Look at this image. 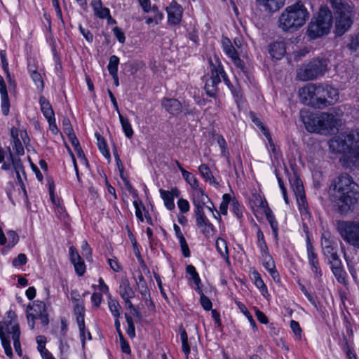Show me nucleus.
<instances>
[{"label":"nucleus","mask_w":359,"mask_h":359,"mask_svg":"<svg viewBox=\"0 0 359 359\" xmlns=\"http://www.w3.org/2000/svg\"><path fill=\"white\" fill-rule=\"evenodd\" d=\"M334 203L341 213L351 210L359 199V185L348 174H342L331 184Z\"/></svg>","instance_id":"nucleus-1"},{"label":"nucleus","mask_w":359,"mask_h":359,"mask_svg":"<svg viewBox=\"0 0 359 359\" xmlns=\"http://www.w3.org/2000/svg\"><path fill=\"white\" fill-rule=\"evenodd\" d=\"M320 114H315L308 109L300 111V118L306 129L310 133H320Z\"/></svg>","instance_id":"nucleus-10"},{"label":"nucleus","mask_w":359,"mask_h":359,"mask_svg":"<svg viewBox=\"0 0 359 359\" xmlns=\"http://www.w3.org/2000/svg\"><path fill=\"white\" fill-rule=\"evenodd\" d=\"M216 248L217 252L220 254L227 263H229V250L226 241L222 238H218L216 241Z\"/></svg>","instance_id":"nucleus-27"},{"label":"nucleus","mask_w":359,"mask_h":359,"mask_svg":"<svg viewBox=\"0 0 359 359\" xmlns=\"http://www.w3.org/2000/svg\"><path fill=\"white\" fill-rule=\"evenodd\" d=\"M27 262V256L24 253H20L18 257L13 259L12 264L14 266L25 265Z\"/></svg>","instance_id":"nucleus-61"},{"label":"nucleus","mask_w":359,"mask_h":359,"mask_svg":"<svg viewBox=\"0 0 359 359\" xmlns=\"http://www.w3.org/2000/svg\"><path fill=\"white\" fill-rule=\"evenodd\" d=\"M222 49L225 54L230 58L238 54L237 50L232 45L231 40L228 37H223L222 40Z\"/></svg>","instance_id":"nucleus-31"},{"label":"nucleus","mask_w":359,"mask_h":359,"mask_svg":"<svg viewBox=\"0 0 359 359\" xmlns=\"http://www.w3.org/2000/svg\"><path fill=\"white\" fill-rule=\"evenodd\" d=\"M165 11L168 14V24L171 26L179 25L182 19V6L173 0L166 7Z\"/></svg>","instance_id":"nucleus-12"},{"label":"nucleus","mask_w":359,"mask_h":359,"mask_svg":"<svg viewBox=\"0 0 359 359\" xmlns=\"http://www.w3.org/2000/svg\"><path fill=\"white\" fill-rule=\"evenodd\" d=\"M290 183L295 196L304 194L302 182L298 177L290 178Z\"/></svg>","instance_id":"nucleus-35"},{"label":"nucleus","mask_w":359,"mask_h":359,"mask_svg":"<svg viewBox=\"0 0 359 359\" xmlns=\"http://www.w3.org/2000/svg\"><path fill=\"white\" fill-rule=\"evenodd\" d=\"M344 258L346 262L348 271L355 280H358L357 270L355 268V263L348 257L346 252H344Z\"/></svg>","instance_id":"nucleus-49"},{"label":"nucleus","mask_w":359,"mask_h":359,"mask_svg":"<svg viewBox=\"0 0 359 359\" xmlns=\"http://www.w3.org/2000/svg\"><path fill=\"white\" fill-rule=\"evenodd\" d=\"M329 63L328 59L319 57L306 61L297 68V79L307 81L323 76L329 70Z\"/></svg>","instance_id":"nucleus-4"},{"label":"nucleus","mask_w":359,"mask_h":359,"mask_svg":"<svg viewBox=\"0 0 359 359\" xmlns=\"http://www.w3.org/2000/svg\"><path fill=\"white\" fill-rule=\"evenodd\" d=\"M257 245L260 250L261 254H266V252H269V249L266 245V243L264 239V236L263 232L261 231L260 229H258L257 232Z\"/></svg>","instance_id":"nucleus-43"},{"label":"nucleus","mask_w":359,"mask_h":359,"mask_svg":"<svg viewBox=\"0 0 359 359\" xmlns=\"http://www.w3.org/2000/svg\"><path fill=\"white\" fill-rule=\"evenodd\" d=\"M306 250L309 263L311 265L312 272L315 274V278L320 279L323 275L322 271L319 266L318 255L314 251V248L311 244L309 236L306 239Z\"/></svg>","instance_id":"nucleus-13"},{"label":"nucleus","mask_w":359,"mask_h":359,"mask_svg":"<svg viewBox=\"0 0 359 359\" xmlns=\"http://www.w3.org/2000/svg\"><path fill=\"white\" fill-rule=\"evenodd\" d=\"M30 76L36 85V87L38 89H43L44 88L43 80L41 74L39 72H34L33 73H30Z\"/></svg>","instance_id":"nucleus-54"},{"label":"nucleus","mask_w":359,"mask_h":359,"mask_svg":"<svg viewBox=\"0 0 359 359\" xmlns=\"http://www.w3.org/2000/svg\"><path fill=\"white\" fill-rule=\"evenodd\" d=\"M320 133H329L337 128L339 125V120L333 114L320 113Z\"/></svg>","instance_id":"nucleus-14"},{"label":"nucleus","mask_w":359,"mask_h":359,"mask_svg":"<svg viewBox=\"0 0 359 359\" xmlns=\"http://www.w3.org/2000/svg\"><path fill=\"white\" fill-rule=\"evenodd\" d=\"M337 230L345 242L354 248H359V222L353 221H338Z\"/></svg>","instance_id":"nucleus-9"},{"label":"nucleus","mask_w":359,"mask_h":359,"mask_svg":"<svg viewBox=\"0 0 359 359\" xmlns=\"http://www.w3.org/2000/svg\"><path fill=\"white\" fill-rule=\"evenodd\" d=\"M231 59L235 66L238 68L245 75H246L248 72L247 68L243 60L240 58L238 53Z\"/></svg>","instance_id":"nucleus-55"},{"label":"nucleus","mask_w":359,"mask_h":359,"mask_svg":"<svg viewBox=\"0 0 359 359\" xmlns=\"http://www.w3.org/2000/svg\"><path fill=\"white\" fill-rule=\"evenodd\" d=\"M52 50L53 54V60L55 62V70L57 72H61L62 70L61 58L59 54L57 53L55 48H53Z\"/></svg>","instance_id":"nucleus-56"},{"label":"nucleus","mask_w":359,"mask_h":359,"mask_svg":"<svg viewBox=\"0 0 359 359\" xmlns=\"http://www.w3.org/2000/svg\"><path fill=\"white\" fill-rule=\"evenodd\" d=\"M90 6L94 15L100 19H105L111 13L109 8L103 6L101 0H92Z\"/></svg>","instance_id":"nucleus-21"},{"label":"nucleus","mask_w":359,"mask_h":359,"mask_svg":"<svg viewBox=\"0 0 359 359\" xmlns=\"http://www.w3.org/2000/svg\"><path fill=\"white\" fill-rule=\"evenodd\" d=\"M76 318L79 330V336L81 341L82 346L84 347L86 344L85 332H87L88 340H91V334L88 330L86 329L84 316H76Z\"/></svg>","instance_id":"nucleus-23"},{"label":"nucleus","mask_w":359,"mask_h":359,"mask_svg":"<svg viewBox=\"0 0 359 359\" xmlns=\"http://www.w3.org/2000/svg\"><path fill=\"white\" fill-rule=\"evenodd\" d=\"M334 13V16L354 17L355 10L353 4L348 0H327Z\"/></svg>","instance_id":"nucleus-11"},{"label":"nucleus","mask_w":359,"mask_h":359,"mask_svg":"<svg viewBox=\"0 0 359 359\" xmlns=\"http://www.w3.org/2000/svg\"><path fill=\"white\" fill-rule=\"evenodd\" d=\"M161 104L163 107L170 114L177 116L182 111L181 102L175 98H163Z\"/></svg>","instance_id":"nucleus-18"},{"label":"nucleus","mask_w":359,"mask_h":359,"mask_svg":"<svg viewBox=\"0 0 359 359\" xmlns=\"http://www.w3.org/2000/svg\"><path fill=\"white\" fill-rule=\"evenodd\" d=\"M180 339L182 341V348L183 353L185 354L187 359L189 358V355L191 351V348L188 342V335L184 327L180 328Z\"/></svg>","instance_id":"nucleus-33"},{"label":"nucleus","mask_w":359,"mask_h":359,"mask_svg":"<svg viewBox=\"0 0 359 359\" xmlns=\"http://www.w3.org/2000/svg\"><path fill=\"white\" fill-rule=\"evenodd\" d=\"M261 255L263 259V266L266 270L269 271L272 278L276 280V278L279 277V275L276 269L274 261L273 260L271 256L269 255V252H266V254H261Z\"/></svg>","instance_id":"nucleus-22"},{"label":"nucleus","mask_w":359,"mask_h":359,"mask_svg":"<svg viewBox=\"0 0 359 359\" xmlns=\"http://www.w3.org/2000/svg\"><path fill=\"white\" fill-rule=\"evenodd\" d=\"M257 2L269 12L276 11L283 5L282 0H257Z\"/></svg>","instance_id":"nucleus-24"},{"label":"nucleus","mask_w":359,"mask_h":359,"mask_svg":"<svg viewBox=\"0 0 359 359\" xmlns=\"http://www.w3.org/2000/svg\"><path fill=\"white\" fill-rule=\"evenodd\" d=\"M356 141H359V130L349 133H341L329 141V147L332 153L343 154L340 161L344 167L348 164L346 156L353 149Z\"/></svg>","instance_id":"nucleus-5"},{"label":"nucleus","mask_w":359,"mask_h":359,"mask_svg":"<svg viewBox=\"0 0 359 359\" xmlns=\"http://www.w3.org/2000/svg\"><path fill=\"white\" fill-rule=\"evenodd\" d=\"M332 16L327 7H320L317 15L309 22L306 34L311 39H315L329 34L332 26Z\"/></svg>","instance_id":"nucleus-6"},{"label":"nucleus","mask_w":359,"mask_h":359,"mask_svg":"<svg viewBox=\"0 0 359 359\" xmlns=\"http://www.w3.org/2000/svg\"><path fill=\"white\" fill-rule=\"evenodd\" d=\"M118 293L123 299H133L135 297V292L130 286L129 280L126 278H122L118 287Z\"/></svg>","instance_id":"nucleus-20"},{"label":"nucleus","mask_w":359,"mask_h":359,"mask_svg":"<svg viewBox=\"0 0 359 359\" xmlns=\"http://www.w3.org/2000/svg\"><path fill=\"white\" fill-rule=\"evenodd\" d=\"M191 201L194 206V209L204 208L210 198L204 191L200 187L193 189L191 194Z\"/></svg>","instance_id":"nucleus-16"},{"label":"nucleus","mask_w":359,"mask_h":359,"mask_svg":"<svg viewBox=\"0 0 359 359\" xmlns=\"http://www.w3.org/2000/svg\"><path fill=\"white\" fill-rule=\"evenodd\" d=\"M39 104L41 107V111L43 113L46 118H53L55 116L54 111L52 108L49 101L43 96H41L39 98Z\"/></svg>","instance_id":"nucleus-25"},{"label":"nucleus","mask_w":359,"mask_h":359,"mask_svg":"<svg viewBox=\"0 0 359 359\" xmlns=\"http://www.w3.org/2000/svg\"><path fill=\"white\" fill-rule=\"evenodd\" d=\"M198 171L205 182H209L210 184H218L215 181L210 168L207 165L201 164L198 167Z\"/></svg>","instance_id":"nucleus-29"},{"label":"nucleus","mask_w":359,"mask_h":359,"mask_svg":"<svg viewBox=\"0 0 359 359\" xmlns=\"http://www.w3.org/2000/svg\"><path fill=\"white\" fill-rule=\"evenodd\" d=\"M10 158L12 163V167L15 172L17 178L19 182H22L21 173H25L22 163L20 158L14 157L12 153H10Z\"/></svg>","instance_id":"nucleus-28"},{"label":"nucleus","mask_w":359,"mask_h":359,"mask_svg":"<svg viewBox=\"0 0 359 359\" xmlns=\"http://www.w3.org/2000/svg\"><path fill=\"white\" fill-rule=\"evenodd\" d=\"M195 290L200 294V303L203 308L206 311L212 309V304L210 299L206 297L201 287H196Z\"/></svg>","instance_id":"nucleus-40"},{"label":"nucleus","mask_w":359,"mask_h":359,"mask_svg":"<svg viewBox=\"0 0 359 359\" xmlns=\"http://www.w3.org/2000/svg\"><path fill=\"white\" fill-rule=\"evenodd\" d=\"M182 177L186 180V182L191 186V187L194 189L199 187L198 181L196 177L189 171H184Z\"/></svg>","instance_id":"nucleus-46"},{"label":"nucleus","mask_w":359,"mask_h":359,"mask_svg":"<svg viewBox=\"0 0 359 359\" xmlns=\"http://www.w3.org/2000/svg\"><path fill=\"white\" fill-rule=\"evenodd\" d=\"M215 139L220 147L222 155L224 156H228L229 149L227 147L226 142L224 140V138L220 135H217Z\"/></svg>","instance_id":"nucleus-52"},{"label":"nucleus","mask_w":359,"mask_h":359,"mask_svg":"<svg viewBox=\"0 0 359 359\" xmlns=\"http://www.w3.org/2000/svg\"><path fill=\"white\" fill-rule=\"evenodd\" d=\"M354 17L334 16V32L337 36L344 34L352 26Z\"/></svg>","instance_id":"nucleus-15"},{"label":"nucleus","mask_w":359,"mask_h":359,"mask_svg":"<svg viewBox=\"0 0 359 359\" xmlns=\"http://www.w3.org/2000/svg\"><path fill=\"white\" fill-rule=\"evenodd\" d=\"M137 289L144 299H147L150 297V291L148 288L147 283L141 273H140L137 277Z\"/></svg>","instance_id":"nucleus-26"},{"label":"nucleus","mask_w":359,"mask_h":359,"mask_svg":"<svg viewBox=\"0 0 359 359\" xmlns=\"http://www.w3.org/2000/svg\"><path fill=\"white\" fill-rule=\"evenodd\" d=\"M250 116L252 119V121L257 126L259 127L261 130L262 131L264 135H265V133L266 132H269L268 129L264 126L263 123L262 122V121L256 116V114L254 112H250Z\"/></svg>","instance_id":"nucleus-57"},{"label":"nucleus","mask_w":359,"mask_h":359,"mask_svg":"<svg viewBox=\"0 0 359 359\" xmlns=\"http://www.w3.org/2000/svg\"><path fill=\"white\" fill-rule=\"evenodd\" d=\"M208 60L210 68L211 76L206 81L204 90H208L210 86L212 88L217 87V84L221 82V78L223 79L226 86L231 88L232 85L224 70L219 57L215 55L213 57H208Z\"/></svg>","instance_id":"nucleus-8"},{"label":"nucleus","mask_w":359,"mask_h":359,"mask_svg":"<svg viewBox=\"0 0 359 359\" xmlns=\"http://www.w3.org/2000/svg\"><path fill=\"white\" fill-rule=\"evenodd\" d=\"M310 16L302 1L288 6L280 14L278 27L284 32H294L304 25Z\"/></svg>","instance_id":"nucleus-3"},{"label":"nucleus","mask_w":359,"mask_h":359,"mask_svg":"<svg viewBox=\"0 0 359 359\" xmlns=\"http://www.w3.org/2000/svg\"><path fill=\"white\" fill-rule=\"evenodd\" d=\"M95 135L97 138V146H98V148H99L100 152L103 154V156L104 157L109 158L110 153L107 148V143H106L104 139L98 133H95Z\"/></svg>","instance_id":"nucleus-36"},{"label":"nucleus","mask_w":359,"mask_h":359,"mask_svg":"<svg viewBox=\"0 0 359 359\" xmlns=\"http://www.w3.org/2000/svg\"><path fill=\"white\" fill-rule=\"evenodd\" d=\"M119 64V58L115 55H111L109 57V64L107 65V69L109 74L113 79L116 78V73H118V67Z\"/></svg>","instance_id":"nucleus-34"},{"label":"nucleus","mask_w":359,"mask_h":359,"mask_svg":"<svg viewBox=\"0 0 359 359\" xmlns=\"http://www.w3.org/2000/svg\"><path fill=\"white\" fill-rule=\"evenodd\" d=\"M196 226L205 236H209L213 232V225L210 222L208 218L197 224Z\"/></svg>","instance_id":"nucleus-39"},{"label":"nucleus","mask_w":359,"mask_h":359,"mask_svg":"<svg viewBox=\"0 0 359 359\" xmlns=\"http://www.w3.org/2000/svg\"><path fill=\"white\" fill-rule=\"evenodd\" d=\"M264 136L268 140V150L273 155L275 158H278V152L276 148V145L272 140L271 136L269 132H266Z\"/></svg>","instance_id":"nucleus-53"},{"label":"nucleus","mask_w":359,"mask_h":359,"mask_svg":"<svg viewBox=\"0 0 359 359\" xmlns=\"http://www.w3.org/2000/svg\"><path fill=\"white\" fill-rule=\"evenodd\" d=\"M31 309H32L35 313L34 318L39 315H42L43 313H46V304L42 301L37 300L34 302Z\"/></svg>","instance_id":"nucleus-48"},{"label":"nucleus","mask_w":359,"mask_h":359,"mask_svg":"<svg viewBox=\"0 0 359 359\" xmlns=\"http://www.w3.org/2000/svg\"><path fill=\"white\" fill-rule=\"evenodd\" d=\"M107 262L110 266V268L114 272H119L122 270V267L118 262V259L116 257L114 258H108Z\"/></svg>","instance_id":"nucleus-62"},{"label":"nucleus","mask_w":359,"mask_h":359,"mask_svg":"<svg viewBox=\"0 0 359 359\" xmlns=\"http://www.w3.org/2000/svg\"><path fill=\"white\" fill-rule=\"evenodd\" d=\"M79 29L81 34L83 35V36L88 42L92 43L93 41V34L89 29L83 28L81 25H79Z\"/></svg>","instance_id":"nucleus-63"},{"label":"nucleus","mask_w":359,"mask_h":359,"mask_svg":"<svg viewBox=\"0 0 359 359\" xmlns=\"http://www.w3.org/2000/svg\"><path fill=\"white\" fill-rule=\"evenodd\" d=\"M346 47L351 50H357L359 48V32L349 35Z\"/></svg>","instance_id":"nucleus-42"},{"label":"nucleus","mask_w":359,"mask_h":359,"mask_svg":"<svg viewBox=\"0 0 359 359\" xmlns=\"http://www.w3.org/2000/svg\"><path fill=\"white\" fill-rule=\"evenodd\" d=\"M20 336V330L17 321V316L14 311H8L6 318L0 323V339L5 354L10 358L13 355L11 346V337L13 341L14 348L18 355L21 356L22 354Z\"/></svg>","instance_id":"nucleus-2"},{"label":"nucleus","mask_w":359,"mask_h":359,"mask_svg":"<svg viewBox=\"0 0 359 359\" xmlns=\"http://www.w3.org/2000/svg\"><path fill=\"white\" fill-rule=\"evenodd\" d=\"M177 205L181 212L187 213L189 211L190 205L189 201L184 198H180L177 201Z\"/></svg>","instance_id":"nucleus-64"},{"label":"nucleus","mask_w":359,"mask_h":359,"mask_svg":"<svg viewBox=\"0 0 359 359\" xmlns=\"http://www.w3.org/2000/svg\"><path fill=\"white\" fill-rule=\"evenodd\" d=\"M108 306L115 319L119 318L121 316V306L118 301L116 299H113L110 294L108 296Z\"/></svg>","instance_id":"nucleus-30"},{"label":"nucleus","mask_w":359,"mask_h":359,"mask_svg":"<svg viewBox=\"0 0 359 359\" xmlns=\"http://www.w3.org/2000/svg\"><path fill=\"white\" fill-rule=\"evenodd\" d=\"M187 273L191 276V278L196 285V287H201L200 285L201 283V278L199 277L198 273H197L195 267L193 265H188L187 266Z\"/></svg>","instance_id":"nucleus-47"},{"label":"nucleus","mask_w":359,"mask_h":359,"mask_svg":"<svg viewBox=\"0 0 359 359\" xmlns=\"http://www.w3.org/2000/svg\"><path fill=\"white\" fill-rule=\"evenodd\" d=\"M269 53L276 60H280L286 53L285 44L283 41H274L269 46Z\"/></svg>","instance_id":"nucleus-19"},{"label":"nucleus","mask_w":359,"mask_h":359,"mask_svg":"<svg viewBox=\"0 0 359 359\" xmlns=\"http://www.w3.org/2000/svg\"><path fill=\"white\" fill-rule=\"evenodd\" d=\"M81 253L88 260H90L92 257V250L86 241L82 242Z\"/></svg>","instance_id":"nucleus-58"},{"label":"nucleus","mask_w":359,"mask_h":359,"mask_svg":"<svg viewBox=\"0 0 359 359\" xmlns=\"http://www.w3.org/2000/svg\"><path fill=\"white\" fill-rule=\"evenodd\" d=\"M161 197L163 200L165 206L169 210H172L175 208V205L174 203V198L179 197L180 195V190L175 187L171 189V191H165L164 189H161L159 190Z\"/></svg>","instance_id":"nucleus-17"},{"label":"nucleus","mask_w":359,"mask_h":359,"mask_svg":"<svg viewBox=\"0 0 359 359\" xmlns=\"http://www.w3.org/2000/svg\"><path fill=\"white\" fill-rule=\"evenodd\" d=\"M0 58L4 71L10 78V75L8 73V62L6 57V51L5 50H0Z\"/></svg>","instance_id":"nucleus-60"},{"label":"nucleus","mask_w":359,"mask_h":359,"mask_svg":"<svg viewBox=\"0 0 359 359\" xmlns=\"http://www.w3.org/2000/svg\"><path fill=\"white\" fill-rule=\"evenodd\" d=\"M125 317L128 324V328L126 330L127 334L130 338L133 339L135 337V328L133 323V319L130 316H129L127 313L125 314Z\"/></svg>","instance_id":"nucleus-51"},{"label":"nucleus","mask_w":359,"mask_h":359,"mask_svg":"<svg viewBox=\"0 0 359 359\" xmlns=\"http://www.w3.org/2000/svg\"><path fill=\"white\" fill-rule=\"evenodd\" d=\"M252 279L253 280L255 285L259 290L261 293L265 296V294L268 293L267 287L264 283L260 274L257 271L254 270L252 272Z\"/></svg>","instance_id":"nucleus-32"},{"label":"nucleus","mask_w":359,"mask_h":359,"mask_svg":"<svg viewBox=\"0 0 359 359\" xmlns=\"http://www.w3.org/2000/svg\"><path fill=\"white\" fill-rule=\"evenodd\" d=\"M297 201L298 203L299 210L302 214H307L308 212V203L306 199L305 193L296 196Z\"/></svg>","instance_id":"nucleus-44"},{"label":"nucleus","mask_w":359,"mask_h":359,"mask_svg":"<svg viewBox=\"0 0 359 359\" xmlns=\"http://www.w3.org/2000/svg\"><path fill=\"white\" fill-rule=\"evenodd\" d=\"M334 93V98L325 99V95L321 94L324 91H299V97L302 104L313 107L323 108L332 105L339 100L338 91H327Z\"/></svg>","instance_id":"nucleus-7"},{"label":"nucleus","mask_w":359,"mask_h":359,"mask_svg":"<svg viewBox=\"0 0 359 359\" xmlns=\"http://www.w3.org/2000/svg\"><path fill=\"white\" fill-rule=\"evenodd\" d=\"M266 216L268 222L270 224V226L272 229L273 233L275 238L278 237V224L276 221L275 216L272 214L271 211L268 208V210L266 212Z\"/></svg>","instance_id":"nucleus-41"},{"label":"nucleus","mask_w":359,"mask_h":359,"mask_svg":"<svg viewBox=\"0 0 359 359\" xmlns=\"http://www.w3.org/2000/svg\"><path fill=\"white\" fill-rule=\"evenodd\" d=\"M118 117L126 136L128 138L132 137L133 135V130L129 122V120L126 118H124L121 113L118 114Z\"/></svg>","instance_id":"nucleus-37"},{"label":"nucleus","mask_w":359,"mask_h":359,"mask_svg":"<svg viewBox=\"0 0 359 359\" xmlns=\"http://www.w3.org/2000/svg\"><path fill=\"white\" fill-rule=\"evenodd\" d=\"M74 264L76 273L81 276L86 272V265L82 259L72 263Z\"/></svg>","instance_id":"nucleus-59"},{"label":"nucleus","mask_w":359,"mask_h":359,"mask_svg":"<svg viewBox=\"0 0 359 359\" xmlns=\"http://www.w3.org/2000/svg\"><path fill=\"white\" fill-rule=\"evenodd\" d=\"M236 305L238 306V309L241 310V311L245 316V317L248 319L250 325L252 327L256 330H257V325L255 320L253 319L252 315L246 308V306L241 302H236Z\"/></svg>","instance_id":"nucleus-45"},{"label":"nucleus","mask_w":359,"mask_h":359,"mask_svg":"<svg viewBox=\"0 0 359 359\" xmlns=\"http://www.w3.org/2000/svg\"><path fill=\"white\" fill-rule=\"evenodd\" d=\"M337 281L341 284L346 283V272L343 266L332 271Z\"/></svg>","instance_id":"nucleus-50"},{"label":"nucleus","mask_w":359,"mask_h":359,"mask_svg":"<svg viewBox=\"0 0 359 359\" xmlns=\"http://www.w3.org/2000/svg\"><path fill=\"white\" fill-rule=\"evenodd\" d=\"M1 92V108L4 115L8 116L10 110V100L8 95V91Z\"/></svg>","instance_id":"nucleus-38"}]
</instances>
